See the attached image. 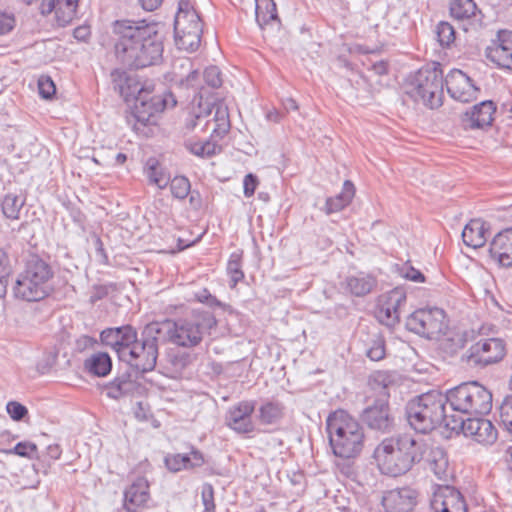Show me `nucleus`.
I'll use <instances>...</instances> for the list:
<instances>
[{
  "instance_id": "nucleus-10",
  "label": "nucleus",
  "mask_w": 512,
  "mask_h": 512,
  "mask_svg": "<svg viewBox=\"0 0 512 512\" xmlns=\"http://www.w3.org/2000/svg\"><path fill=\"white\" fill-rule=\"evenodd\" d=\"M444 79L439 65L421 68L409 84L407 93L417 102L429 108L442 104Z\"/></svg>"
},
{
  "instance_id": "nucleus-54",
  "label": "nucleus",
  "mask_w": 512,
  "mask_h": 512,
  "mask_svg": "<svg viewBox=\"0 0 512 512\" xmlns=\"http://www.w3.org/2000/svg\"><path fill=\"white\" fill-rule=\"evenodd\" d=\"M243 186H244V195L246 197H251L257 186H258V179L255 175L249 173L244 177L243 180Z\"/></svg>"
},
{
  "instance_id": "nucleus-24",
  "label": "nucleus",
  "mask_w": 512,
  "mask_h": 512,
  "mask_svg": "<svg viewBox=\"0 0 512 512\" xmlns=\"http://www.w3.org/2000/svg\"><path fill=\"white\" fill-rule=\"evenodd\" d=\"M192 31L202 32L201 19L189 0H180L174 21V32L184 34Z\"/></svg>"
},
{
  "instance_id": "nucleus-25",
  "label": "nucleus",
  "mask_w": 512,
  "mask_h": 512,
  "mask_svg": "<svg viewBox=\"0 0 512 512\" xmlns=\"http://www.w3.org/2000/svg\"><path fill=\"white\" fill-rule=\"evenodd\" d=\"M79 0H42L40 12L48 15L55 12V17L60 26L69 24L76 15Z\"/></svg>"
},
{
  "instance_id": "nucleus-5",
  "label": "nucleus",
  "mask_w": 512,
  "mask_h": 512,
  "mask_svg": "<svg viewBox=\"0 0 512 512\" xmlns=\"http://www.w3.org/2000/svg\"><path fill=\"white\" fill-rule=\"evenodd\" d=\"M53 278L51 264L37 255H32L16 280L14 294L26 301H40L53 290Z\"/></svg>"
},
{
  "instance_id": "nucleus-60",
  "label": "nucleus",
  "mask_w": 512,
  "mask_h": 512,
  "mask_svg": "<svg viewBox=\"0 0 512 512\" xmlns=\"http://www.w3.org/2000/svg\"><path fill=\"white\" fill-rule=\"evenodd\" d=\"M163 0H139L142 8L146 11H153L157 9Z\"/></svg>"
},
{
  "instance_id": "nucleus-9",
  "label": "nucleus",
  "mask_w": 512,
  "mask_h": 512,
  "mask_svg": "<svg viewBox=\"0 0 512 512\" xmlns=\"http://www.w3.org/2000/svg\"><path fill=\"white\" fill-rule=\"evenodd\" d=\"M185 126L188 130H210L212 138H223L231 127L228 107L224 103L212 106L209 102H199L189 113Z\"/></svg>"
},
{
  "instance_id": "nucleus-59",
  "label": "nucleus",
  "mask_w": 512,
  "mask_h": 512,
  "mask_svg": "<svg viewBox=\"0 0 512 512\" xmlns=\"http://www.w3.org/2000/svg\"><path fill=\"white\" fill-rule=\"evenodd\" d=\"M186 147L194 155L204 157V142L187 143Z\"/></svg>"
},
{
  "instance_id": "nucleus-11",
  "label": "nucleus",
  "mask_w": 512,
  "mask_h": 512,
  "mask_svg": "<svg viewBox=\"0 0 512 512\" xmlns=\"http://www.w3.org/2000/svg\"><path fill=\"white\" fill-rule=\"evenodd\" d=\"M370 384L372 389L378 393L379 398L363 411L362 420L370 429L383 433L390 432L394 427V418L388 405L390 396L388 376L385 373H378Z\"/></svg>"
},
{
  "instance_id": "nucleus-34",
  "label": "nucleus",
  "mask_w": 512,
  "mask_h": 512,
  "mask_svg": "<svg viewBox=\"0 0 512 512\" xmlns=\"http://www.w3.org/2000/svg\"><path fill=\"white\" fill-rule=\"evenodd\" d=\"M427 463L431 471L440 480L447 479L449 473V463L445 451L442 448H432L428 454Z\"/></svg>"
},
{
  "instance_id": "nucleus-62",
  "label": "nucleus",
  "mask_w": 512,
  "mask_h": 512,
  "mask_svg": "<svg viewBox=\"0 0 512 512\" xmlns=\"http://www.w3.org/2000/svg\"><path fill=\"white\" fill-rule=\"evenodd\" d=\"M47 454L48 456L53 459L57 460L61 456V449L58 444H52L47 447Z\"/></svg>"
},
{
  "instance_id": "nucleus-47",
  "label": "nucleus",
  "mask_w": 512,
  "mask_h": 512,
  "mask_svg": "<svg viewBox=\"0 0 512 512\" xmlns=\"http://www.w3.org/2000/svg\"><path fill=\"white\" fill-rule=\"evenodd\" d=\"M366 355L372 361H379L385 357V343L381 337L373 340L371 346L367 349Z\"/></svg>"
},
{
  "instance_id": "nucleus-12",
  "label": "nucleus",
  "mask_w": 512,
  "mask_h": 512,
  "mask_svg": "<svg viewBox=\"0 0 512 512\" xmlns=\"http://www.w3.org/2000/svg\"><path fill=\"white\" fill-rule=\"evenodd\" d=\"M148 88L141 87L137 90L135 96V107L134 111L127 116V122L133 125V129L138 131L140 127L153 123L154 116L162 112L164 109L170 107L173 108L176 105V100L171 93H167L164 96H152L147 99L149 94Z\"/></svg>"
},
{
  "instance_id": "nucleus-14",
  "label": "nucleus",
  "mask_w": 512,
  "mask_h": 512,
  "mask_svg": "<svg viewBox=\"0 0 512 512\" xmlns=\"http://www.w3.org/2000/svg\"><path fill=\"white\" fill-rule=\"evenodd\" d=\"M506 348L503 340L499 338L483 339L472 345L462 356L471 367H483L503 359Z\"/></svg>"
},
{
  "instance_id": "nucleus-13",
  "label": "nucleus",
  "mask_w": 512,
  "mask_h": 512,
  "mask_svg": "<svg viewBox=\"0 0 512 512\" xmlns=\"http://www.w3.org/2000/svg\"><path fill=\"white\" fill-rule=\"evenodd\" d=\"M445 318V312L440 308L419 309L409 315L406 327L418 335L433 338L445 331Z\"/></svg>"
},
{
  "instance_id": "nucleus-1",
  "label": "nucleus",
  "mask_w": 512,
  "mask_h": 512,
  "mask_svg": "<svg viewBox=\"0 0 512 512\" xmlns=\"http://www.w3.org/2000/svg\"><path fill=\"white\" fill-rule=\"evenodd\" d=\"M114 32L118 35L115 54L123 65L140 69L161 60L164 34L159 24L118 20L114 24Z\"/></svg>"
},
{
  "instance_id": "nucleus-50",
  "label": "nucleus",
  "mask_w": 512,
  "mask_h": 512,
  "mask_svg": "<svg viewBox=\"0 0 512 512\" xmlns=\"http://www.w3.org/2000/svg\"><path fill=\"white\" fill-rule=\"evenodd\" d=\"M7 413L14 421L22 420L27 414V408L17 401H10L6 406Z\"/></svg>"
},
{
  "instance_id": "nucleus-7",
  "label": "nucleus",
  "mask_w": 512,
  "mask_h": 512,
  "mask_svg": "<svg viewBox=\"0 0 512 512\" xmlns=\"http://www.w3.org/2000/svg\"><path fill=\"white\" fill-rule=\"evenodd\" d=\"M447 402L454 411L484 415L492 409V394L476 381L461 383L446 392Z\"/></svg>"
},
{
  "instance_id": "nucleus-43",
  "label": "nucleus",
  "mask_w": 512,
  "mask_h": 512,
  "mask_svg": "<svg viewBox=\"0 0 512 512\" xmlns=\"http://www.w3.org/2000/svg\"><path fill=\"white\" fill-rule=\"evenodd\" d=\"M436 35L442 47H449L455 40V30L448 22H440L436 27Z\"/></svg>"
},
{
  "instance_id": "nucleus-48",
  "label": "nucleus",
  "mask_w": 512,
  "mask_h": 512,
  "mask_svg": "<svg viewBox=\"0 0 512 512\" xmlns=\"http://www.w3.org/2000/svg\"><path fill=\"white\" fill-rule=\"evenodd\" d=\"M39 94L44 99H50L56 92L53 80L49 76H41L38 79Z\"/></svg>"
},
{
  "instance_id": "nucleus-45",
  "label": "nucleus",
  "mask_w": 512,
  "mask_h": 512,
  "mask_svg": "<svg viewBox=\"0 0 512 512\" xmlns=\"http://www.w3.org/2000/svg\"><path fill=\"white\" fill-rule=\"evenodd\" d=\"M500 419L503 426L512 434V393L505 397L500 406Z\"/></svg>"
},
{
  "instance_id": "nucleus-63",
  "label": "nucleus",
  "mask_w": 512,
  "mask_h": 512,
  "mask_svg": "<svg viewBox=\"0 0 512 512\" xmlns=\"http://www.w3.org/2000/svg\"><path fill=\"white\" fill-rule=\"evenodd\" d=\"M199 78V72L197 70H192L188 76L186 77L185 80H182V83L185 82L186 86L187 87H193L195 86V82L198 80Z\"/></svg>"
},
{
  "instance_id": "nucleus-26",
  "label": "nucleus",
  "mask_w": 512,
  "mask_h": 512,
  "mask_svg": "<svg viewBox=\"0 0 512 512\" xmlns=\"http://www.w3.org/2000/svg\"><path fill=\"white\" fill-rule=\"evenodd\" d=\"M489 253L501 266H512V228L505 229L494 236Z\"/></svg>"
},
{
  "instance_id": "nucleus-18",
  "label": "nucleus",
  "mask_w": 512,
  "mask_h": 512,
  "mask_svg": "<svg viewBox=\"0 0 512 512\" xmlns=\"http://www.w3.org/2000/svg\"><path fill=\"white\" fill-rule=\"evenodd\" d=\"M445 84L449 95L463 103L476 99L479 89L473 84L461 70H452L445 78Z\"/></svg>"
},
{
  "instance_id": "nucleus-15",
  "label": "nucleus",
  "mask_w": 512,
  "mask_h": 512,
  "mask_svg": "<svg viewBox=\"0 0 512 512\" xmlns=\"http://www.w3.org/2000/svg\"><path fill=\"white\" fill-rule=\"evenodd\" d=\"M406 292L396 287L379 297L376 318L386 326L393 327L400 321V314L406 304Z\"/></svg>"
},
{
  "instance_id": "nucleus-36",
  "label": "nucleus",
  "mask_w": 512,
  "mask_h": 512,
  "mask_svg": "<svg viewBox=\"0 0 512 512\" xmlns=\"http://www.w3.org/2000/svg\"><path fill=\"white\" fill-rule=\"evenodd\" d=\"M355 193V187L353 183L346 180L343 184L342 192L334 198H329L326 201V212L331 214L340 211L346 207L352 200Z\"/></svg>"
},
{
  "instance_id": "nucleus-32",
  "label": "nucleus",
  "mask_w": 512,
  "mask_h": 512,
  "mask_svg": "<svg viewBox=\"0 0 512 512\" xmlns=\"http://www.w3.org/2000/svg\"><path fill=\"white\" fill-rule=\"evenodd\" d=\"M192 361L189 353L178 349H169L164 358V368L172 376L180 374Z\"/></svg>"
},
{
  "instance_id": "nucleus-8",
  "label": "nucleus",
  "mask_w": 512,
  "mask_h": 512,
  "mask_svg": "<svg viewBox=\"0 0 512 512\" xmlns=\"http://www.w3.org/2000/svg\"><path fill=\"white\" fill-rule=\"evenodd\" d=\"M162 326L159 322L147 324L142 332L141 339L136 337L135 342L128 350L122 352V360L141 372L152 371L158 358V338Z\"/></svg>"
},
{
  "instance_id": "nucleus-17",
  "label": "nucleus",
  "mask_w": 512,
  "mask_h": 512,
  "mask_svg": "<svg viewBox=\"0 0 512 512\" xmlns=\"http://www.w3.org/2000/svg\"><path fill=\"white\" fill-rule=\"evenodd\" d=\"M487 59L499 68L512 71V31L499 30L485 51Z\"/></svg>"
},
{
  "instance_id": "nucleus-27",
  "label": "nucleus",
  "mask_w": 512,
  "mask_h": 512,
  "mask_svg": "<svg viewBox=\"0 0 512 512\" xmlns=\"http://www.w3.org/2000/svg\"><path fill=\"white\" fill-rule=\"evenodd\" d=\"M105 391L109 398L120 399L126 396L141 395L144 387L130 374L124 373L106 385Z\"/></svg>"
},
{
  "instance_id": "nucleus-3",
  "label": "nucleus",
  "mask_w": 512,
  "mask_h": 512,
  "mask_svg": "<svg viewBox=\"0 0 512 512\" xmlns=\"http://www.w3.org/2000/svg\"><path fill=\"white\" fill-rule=\"evenodd\" d=\"M329 444L335 456L355 458L363 450L365 435L360 423L344 410H336L326 419Z\"/></svg>"
},
{
  "instance_id": "nucleus-39",
  "label": "nucleus",
  "mask_w": 512,
  "mask_h": 512,
  "mask_svg": "<svg viewBox=\"0 0 512 512\" xmlns=\"http://www.w3.org/2000/svg\"><path fill=\"white\" fill-rule=\"evenodd\" d=\"M260 420L264 424H274L284 415V407L279 402H267L259 409Z\"/></svg>"
},
{
  "instance_id": "nucleus-16",
  "label": "nucleus",
  "mask_w": 512,
  "mask_h": 512,
  "mask_svg": "<svg viewBox=\"0 0 512 512\" xmlns=\"http://www.w3.org/2000/svg\"><path fill=\"white\" fill-rule=\"evenodd\" d=\"M431 512H467L462 493L450 485H438L430 500Z\"/></svg>"
},
{
  "instance_id": "nucleus-64",
  "label": "nucleus",
  "mask_w": 512,
  "mask_h": 512,
  "mask_svg": "<svg viewBox=\"0 0 512 512\" xmlns=\"http://www.w3.org/2000/svg\"><path fill=\"white\" fill-rule=\"evenodd\" d=\"M505 462L510 471H512V445L508 446L505 451Z\"/></svg>"
},
{
  "instance_id": "nucleus-58",
  "label": "nucleus",
  "mask_w": 512,
  "mask_h": 512,
  "mask_svg": "<svg viewBox=\"0 0 512 512\" xmlns=\"http://www.w3.org/2000/svg\"><path fill=\"white\" fill-rule=\"evenodd\" d=\"M10 271V261L7 252L0 248V275L8 276Z\"/></svg>"
},
{
  "instance_id": "nucleus-28",
  "label": "nucleus",
  "mask_w": 512,
  "mask_h": 512,
  "mask_svg": "<svg viewBox=\"0 0 512 512\" xmlns=\"http://www.w3.org/2000/svg\"><path fill=\"white\" fill-rule=\"evenodd\" d=\"M149 499V484L145 478H137L124 493V508L138 512Z\"/></svg>"
},
{
  "instance_id": "nucleus-22",
  "label": "nucleus",
  "mask_w": 512,
  "mask_h": 512,
  "mask_svg": "<svg viewBox=\"0 0 512 512\" xmlns=\"http://www.w3.org/2000/svg\"><path fill=\"white\" fill-rule=\"evenodd\" d=\"M136 330L130 326L125 325L115 328H107L100 334L101 342L110 348H112L118 355V358L122 360V352L128 350L129 346L136 340Z\"/></svg>"
},
{
  "instance_id": "nucleus-52",
  "label": "nucleus",
  "mask_w": 512,
  "mask_h": 512,
  "mask_svg": "<svg viewBox=\"0 0 512 512\" xmlns=\"http://www.w3.org/2000/svg\"><path fill=\"white\" fill-rule=\"evenodd\" d=\"M16 20L13 13L0 11V35L8 34L15 27Z\"/></svg>"
},
{
  "instance_id": "nucleus-55",
  "label": "nucleus",
  "mask_w": 512,
  "mask_h": 512,
  "mask_svg": "<svg viewBox=\"0 0 512 512\" xmlns=\"http://www.w3.org/2000/svg\"><path fill=\"white\" fill-rule=\"evenodd\" d=\"M110 286L96 285L93 287L90 295V302L96 303L97 301L105 298L109 294Z\"/></svg>"
},
{
  "instance_id": "nucleus-51",
  "label": "nucleus",
  "mask_w": 512,
  "mask_h": 512,
  "mask_svg": "<svg viewBox=\"0 0 512 512\" xmlns=\"http://www.w3.org/2000/svg\"><path fill=\"white\" fill-rule=\"evenodd\" d=\"M202 501L205 512H215L214 489L209 483H205L202 487Z\"/></svg>"
},
{
  "instance_id": "nucleus-61",
  "label": "nucleus",
  "mask_w": 512,
  "mask_h": 512,
  "mask_svg": "<svg viewBox=\"0 0 512 512\" xmlns=\"http://www.w3.org/2000/svg\"><path fill=\"white\" fill-rule=\"evenodd\" d=\"M90 35L88 27L80 26L74 30V37L78 40H86Z\"/></svg>"
},
{
  "instance_id": "nucleus-35",
  "label": "nucleus",
  "mask_w": 512,
  "mask_h": 512,
  "mask_svg": "<svg viewBox=\"0 0 512 512\" xmlns=\"http://www.w3.org/2000/svg\"><path fill=\"white\" fill-rule=\"evenodd\" d=\"M144 171L150 184L156 185L159 189H164L170 182V174L156 158L151 157L146 161Z\"/></svg>"
},
{
  "instance_id": "nucleus-49",
  "label": "nucleus",
  "mask_w": 512,
  "mask_h": 512,
  "mask_svg": "<svg viewBox=\"0 0 512 512\" xmlns=\"http://www.w3.org/2000/svg\"><path fill=\"white\" fill-rule=\"evenodd\" d=\"M203 77L206 84L212 88H218L222 85L221 72L216 66L206 68Z\"/></svg>"
},
{
  "instance_id": "nucleus-21",
  "label": "nucleus",
  "mask_w": 512,
  "mask_h": 512,
  "mask_svg": "<svg viewBox=\"0 0 512 512\" xmlns=\"http://www.w3.org/2000/svg\"><path fill=\"white\" fill-rule=\"evenodd\" d=\"M418 493L410 487L389 490L382 497V505L387 512H410L417 503Z\"/></svg>"
},
{
  "instance_id": "nucleus-41",
  "label": "nucleus",
  "mask_w": 512,
  "mask_h": 512,
  "mask_svg": "<svg viewBox=\"0 0 512 512\" xmlns=\"http://www.w3.org/2000/svg\"><path fill=\"white\" fill-rule=\"evenodd\" d=\"M24 205V200L12 194L5 196L2 202V212L5 217L16 220L19 218V213Z\"/></svg>"
},
{
  "instance_id": "nucleus-46",
  "label": "nucleus",
  "mask_w": 512,
  "mask_h": 512,
  "mask_svg": "<svg viewBox=\"0 0 512 512\" xmlns=\"http://www.w3.org/2000/svg\"><path fill=\"white\" fill-rule=\"evenodd\" d=\"M37 446L32 442H19L14 448L5 450L7 454H15L20 457L33 458L37 454Z\"/></svg>"
},
{
  "instance_id": "nucleus-6",
  "label": "nucleus",
  "mask_w": 512,
  "mask_h": 512,
  "mask_svg": "<svg viewBox=\"0 0 512 512\" xmlns=\"http://www.w3.org/2000/svg\"><path fill=\"white\" fill-rule=\"evenodd\" d=\"M447 397L438 390H431L411 399L406 406V417L410 426L428 433L445 420Z\"/></svg>"
},
{
  "instance_id": "nucleus-23",
  "label": "nucleus",
  "mask_w": 512,
  "mask_h": 512,
  "mask_svg": "<svg viewBox=\"0 0 512 512\" xmlns=\"http://www.w3.org/2000/svg\"><path fill=\"white\" fill-rule=\"evenodd\" d=\"M255 405L252 401H242L232 407L227 415V425L237 433H250L254 429L252 413Z\"/></svg>"
},
{
  "instance_id": "nucleus-38",
  "label": "nucleus",
  "mask_w": 512,
  "mask_h": 512,
  "mask_svg": "<svg viewBox=\"0 0 512 512\" xmlns=\"http://www.w3.org/2000/svg\"><path fill=\"white\" fill-rule=\"evenodd\" d=\"M256 2V20L262 25L268 24L272 20H277L276 4L273 0H255Z\"/></svg>"
},
{
  "instance_id": "nucleus-2",
  "label": "nucleus",
  "mask_w": 512,
  "mask_h": 512,
  "mask_svg": "<svg viewBox=\"0 0 512 512\" xmlns=\"http://www.w3.org/2000/svg\"><path fill=\"white\" fill-rule=\"evenodd\" d=\"M423 455L424 443L405 433L383 439L376 446L373 458L382 474L399 477L419 463Z\"/></svg>"
},
{
  "instance_id": "nucleus-57",
  "label": "nucleus",
  "mask_w": 512,
  "mask_h": 512,
  "mask_svg": "<svg viewBox=\"0 0 512 512\" xmlns=\"http://www.w3.org/2000/svg\"><path fill=\"white\" fill-rule=\"evenodd\" d=\"M150 413L149 407L146 403L139 401L134 408L135 417L139 420H146Z\"/></svg>"
},
{
  "instance_id": "nucleus-30",
  "label": "nucleus",
  "mask_w": 512,
  "mask_h": 512,
  "mask_svg": "<svg viewBox=\"0 0 512 512\" xmlns=\"http://www.w3.org/2000/svg\"><path fill=\"white\" fill-rule=\"evenodd\" d=\"M165 464L172 472H178L183 469L200 467L204 464L203 455L196 450L190 454H170L165 457Z\"/></svg>"
},
{
  "instance_id": "nucleus-44",
  "label": "nucleus",
  "mask_w": 512,
  "mask_h": 512,
  "mask_svg": "<svg viewBox=\"0 0 512 512\" xmlns=\"http://www.w3.org/2000/svg\"><path fill=\"white\" fill-rule=\"evenodd\" d=\"M169 183L171 193L177 199H185L190 192V182L184 176L174 177Z\"/></svg>"
},
{
  "instance_id": "nucleus-53",
  "label": "nucleus",
  "mask_w": 512,
  "mask_h": 512,
  "mask_svg": "<svg viewBox=\"0 0 512 512\" xmlns=\"http://www.w3.org/2000/svg\"><path fill=\"white\" fill-rule=\"evenodd\" d=\"M401 275L413 282H424L425 276L417 269L412 266L404 265L401 268Z\"/></svg>"
},
{
  "instance_id": "nucleus-56",
  "label": "nucleus",
  "mask_w": 512,
  "mask_h": 512,
  "mask_svg": "<svg viewBox=\"0 0 512 512\" xmlns=\"http://www.w3.org/2000/svg\"><path fill=\"white\" fill-rule=\"evenodd\" d=\"M219 138H212L204 142V157H211L221 151V146L217 144Z\"/></svg>"
},
{
  "instance_id": "nucleus-4",
  "label": "nucleus",
  "mask_w": 512,
  "mask_h": 512,
  "mask_svg": "<svg viewBox=\"0 0 512 512\" xmlns=\"http://www.w3.org/2000/svg\"><path fill=\"white\" fill-rule=\"evenodd\" d=\"M161 334L165 331L169 341L177 346L192 348L201 343L204 336L217 325L215 316L204 310H195L191 315L176 321L159 322Z\"/></svg>"
},
{
  "instance_id": "nucleus-42",
  "label": "nucleus",
  "mask_w": 512,
  "mask_h": 512,
  "mask_svg": "<svg viewBox=\"0 0 512 512\" xmlns=\"http://www.w3.org/2000/svg\"><path fill=\"white\" fill-rule=\"evenodd\" d=\"M242 267V253L233 252L227 264V272L231 278V287H235L244 278Z\"/></svg>"
},
{
  "instance_id": "nucleus-29",
  "label": "nucleus",
  "mask_w": 512,
  "mask_h": 512,
  "mask_svg": "<svg viewBox=\"0 0 512 512\" xmlns=\"http://www.w3.org/2000/svg\"><path fill=\"white\" fill-rule=\"evenodd\" d=\"M489 229L481 219H472L462 231V239L466 246L477 249L483 247L487 242V233Z\"/></svg>"
},
{
  "instance_id": "nucleus-37",
  "label": "nucleus",
  "mask_w": 512,
  "mask_h": 512,
  "mask_svg": "<svg viewBox=\"0 0 512 512\" xmlns=\"http://www.w3.org/2000/svg\"><path fill=\"white\" fill-rule=\"evenodd\" d=\"M449 9L454 19L464 20L476 14L477 6L473 0H451Z\"/></svg>"
},
{
  "instance_id": "nucleus-40",
  "label": "nucleus",
  "mask_w": 512,
  "mask_h": 512,
  "mask_svg": "<svg viewBox=\"0 0 512 512\" xmlns=\"http://www.w3.org/2000/svg\"><path fill=\"white\" fill-rule=\"evenodd\" d=\"M202 32H186V33H178L175 34V43L178 49L186 51V52H194L196 51L201 42Z\"/></svg>"
},
{
  "instance_id": "nucleus-31",
  "label": "nucleus",
  "mask_w": 512,
  "mask_h": 512,
  "mask_svg": "<svg viewBox=\"0 0 512 512\" xmlns=\"http://www.w3.org/2000/svg\"><path fill=\"white\" fill-rule=\"evenodd\" d=\"M377 280L371 274L359 272L346 278V288L357 297H363L376 287Z\"/></svg>"
},
{
  "instance_id": "nucleus-33",
  "label": "nucleus",
  "mask_w": 512,
  "mask_h": 512,
  "mask_svg": "<svg viewBox=\"0 0 512 512\" xmlns=\"http://www.w3.org/2000/svg\"><path fill=\"white\" fill-rule=\"evenodd\" d=\"M84 367L89 373L104 377L111 371L112 360L107 353L96 352L85 360Z\"/></svg>"
},
{
  "instance_id": "nucleus-20",
  "label": "nucleus",
  "mask_w": 512,
  "mask_h": 512,
  "mask_svg": "<svg viewBox=\"0 0 512 512\" xmlns=\"http://www.w3.org/2000/svg\"><path fill=\"white\" fill-rule=\"evenodd\" d=\"M460 427L466 437H470L480 444L491 445L497 440V429L488 419L467 418L461 421Z\"/></svg>"
},
{
  "instance_id": "nucleus-19",
  "label": "nucleus",
  "mask_w": 512,
  "mask_h": 512,
  "mask_svg": "<svg viewBox=\"0 0 512 512\" xmlns=\"http://www.w3.org/2000/svg\"><path fill=\"white\" fill-rule=\"evenodd\" d=\"M496 104L491 100L474 105L461 116V125L465 130L483 129L492 125Z\"/></svg>"
}]
</instances>
